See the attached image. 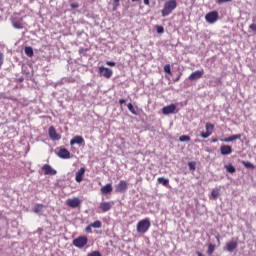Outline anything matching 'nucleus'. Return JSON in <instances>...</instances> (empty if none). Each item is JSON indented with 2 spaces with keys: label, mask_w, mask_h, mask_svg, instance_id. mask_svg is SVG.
Returning a JSON list of instances; mask_svg holds the SVG:
<instances>
[{
  "label": "nucleus",
  "mask_w": 256,
  "mask_h": 256,
  "mask_svg": "<svg viewBox=\"0 0 256 256\" xmlns=\"http://www.w3.org/2000/svg\"><path fill=\"white\" fill-rule=\"evenodd\" d=\"M188 167H189L190 171H195V169L197 167V163L196 162H189Z\"/></svg>",
  "instance_id": "obj_32"
},
{
  "label": "nucleus",
  "mask_w": 256,
  "mask_h": 256,
  "mask_svg": "<svg viewBox=\"0 0 256 256\" xmlns=\"http://www.w3.org/2000/svg\"><path fill=\"white\" fill-rule=\"evenodd\" d=\"M213 129H215V125L209 122L206 123V132H201L200 137H202V139L211 137V135H213Z\"/></svg>",
  "instance_id": "obj_6"
},
{
  "label": "nucleus",
  "mask_w": 256,
  "mask_h": 256,
  "mask_svg": "<svg viewBox=\"0 0 256 256\" xmlns=\"http://www.w3.org/2000/svg\"><path fill=\"white\" fill-rule=\"evenodd\" d=\"M124 103H125V99H120V100H119V104H120V105H123Z\"/></svg>",
  "instance_id": "obj_43"
},
{
  "label": "nucleus",
  "mask_w": 256,
  "mask_h": 256,
  "mask_svg": "<svg viewBox=\"0 0 256 256\" xmlns=\"http://www.w3.org/2000/svg\"><path fill=\"white\" fill-rule=\"evenodd\" d=\"M83 175H85V168L82 167L76 172L75 181L76 183H81L83 181Z\"/></svg>",
  "instance_id": "obj_19"
},
{
  "label": "nucleus",
  "mask_w": 256,
  "mask_h": 256,
  "mask_svg": "<svg viewBox=\"0 0 256 256\" xmlns=\"http://www.w3.org/2000/svg\"><path fill=\"white\" fill-rule=\"evenodd\" d=\"M42 171L44 172V175H57V170L53 169L49 164H45L42 167Z\"/></svg>",
  "instance_id": "obj_12"
},
{
  "label": "nucleus",
  "mask_w": 256,
  "mask_h": 256,
  "mask_svg": "<svg viewBox=\"0 0 256 256\" xmlns=\"http://www.w3.org/2000/svg\"><path fill=\"white\" fill-rule=\"evenodd\" d=\"M203 73H204L203 70H197V71H195V72H192V73L189 75L188 79H189L190 81H197V79H201V77H203Z\"/></svg>",
  "instance_id": "obj_13"
},
{
  "label": "nucleus",
  "mask_w": 256,
  "mask_h": 256,
  "mask_svg": "<svg viewBox=\"0 0 256 256\" xmlns=\"http://www.w3.org/2000/svg\"><path fill=\"white\" fill-rule=\"evenodd\" d=\"M177 9V0H168L164 3V7L161 10L162 17H169L173 11Z\"/></svg>",
  "instance_id": "obj_1"
},
{
  "label": "nucleus",
  "mask_w": 256,
  "mask_h": 256,
  "mask_svg": "<svg viewBox=\"0 0 256 256\" xmlns=\"http://www.w3.org/2000/svg\"><path fill=\"white\" fill-rule=\"evenodd\" d=\"M24 53L25 55H27V57H33V48H31L30 46L26 47L24 49Z\"/></svg>",
  "instance_id": "obj_25"
},
{
  "label": "nucleus",
  "mask_w": 256,
  "mask_h": 256,
  "mask_svg": "<svg viewBox=\"0 0 256 256\" xmlns=\"http://www.w3.org/2000/svg\"><path fill=\"white\" fill-rule=\"evenodd\" d=\"M237 139H241V134H235L232 136H229L228 138L220 139L223 143H231L233 141H237Z\"/></svg>",
  "instance_id": "obj_20"
},
{
  "label": "nucleus",
  "mask_w": 256,
  "mask_h": 256,
  "mask_svg": "<svg viewBox=\"0 0 256 256\" xmlns=\"http://www.w3.org/2000/svg\"><path fill=\"white\" fill-rule=\"evenodd\" d=\"M151 228V221L149 218L142 219L137 223L136 231L137 233H147Z\"/></svg>",
  "instance_id": "obj_2"
},
{
  "label": "nucleus",
  "mask_w": 256,
  "mask_h": 256,
  "mask_svg": "<svg viewBox=\"0 0 256 256\" xmlns=\"http://www.w3.org/2000/svg\"><path fill=\"white\" fill-rule=\"evenodd\" d=\"M179 141H181V143H184L185 141H191V137L187 135H182L179 137Z\"/></svg>",
  "instance_id": "obj_29"
},
{
  "label": "nucleus",
  "mask_w": 256,
  "mask_h": 256,
  "mask_svg": "<svg viewBox=\"0 0 256 256\" xmlns=\"http://www.w3.org/2000/svg\"><path fill=\"white\" fill-rule=\"evenodd\" d=\"M85 231H86V233H93V228H92L91 224L88 225V226L85 228Z\"/></svg>",
  "instance_id": "obj_37"
},
{
  "label": "nucleus",
  "mask_w": 256,
  "mask_h": 256,
  "mask_svg": "<svg viewBox=\"0 0 256 256\" xmlns=\"http://www.w3.org/2000/svg\"><path fill=\"white\" fill-rule=\"evenodd\" d=\"M11 23L14 27V29H23L25 25L23 24V18L22 17H12L11 18Z\"/></svg>",
  "instance_id": "obj_9"
},
{
  "label": "nucleus",
  "mask_w": 256,
  "mask_h": 256,
  "mask_svg": "<svg viewBox=\"0 0 256 256\" xmlns=\"http://www.w3.org/2000/svg\"><path fill=\"white\" fill-rule=\"evenodd\" d=\"M179 79H181V74H179V76L174 80L175 83H177V81H179Z\"/></svg>",
  "instance_id": "obj_45"
},
{
  "label": "nucleus",
  "mask_w": 256,
  "mask_h": 256,
  "mask_svg": "<svg viewBox=\"0 0 256 256\" xmlns=\"http://www.w3.org/2000/svg\"><path fill=\"white\" fill-rule=\"evenodd\" d=\"M93 229H101V221L96 220L90 224Z\"/></svg>",
  "instance_id": "obj_27"
},
{
  "label": "nucleus",
  "mask_w": 256,
  "mask_h": 256,
  "mask_svg": "<svg viewBox=\"0 0 256 256\" xmlns=\"http://www.w3.org/2000/svg\"><path fill=\"white\" fill-rule=\"evenodd\" d=\"M85 143V139L81 136H74L73 139L70 140V145H83Z\"/></svg>",
  "instance_id": "obj_17"
},
{
  "label": "nucleus",
  "mask_w": 256,
  "mask_h": 256,
  "mask_svg": "<svg viewBox=\"0 0 256 256\" xmlns=\"http://www.w3.org/2000/svg\"><path fill=\"white\" fill-rule=\"evenodd\" d=\"M114 3H119V0H114Z\"/></svg>",
  "instance_id": "obj_51"
},
{
  "label": "nucleus",
  "mask_w": 256,
  "mask_h": 256,
  "mask_svg": "<svg viewBox=\"0 0 256 256\" xmlns=\"http://www.w3.org/2000/svg\"><path fill=\"white\" fill-rule=\"evenodd\" d=\"M156 31L157 33H163V31H165V29L163 28V26H156Z\"/></svg>",
  "instance_id": "obj_36"
},
{
  "label": "nucleus",
  "mask_w": 256,
  "mask_h": 256,
  "mask_svg": "<svg viewBox=\"0 0 256 256\" xmlns=\"http://www.w3.org/2000/svg\"><path fill=\"white\" fill-rule=\"evenodd\" d=\"M43 209H45V205H43V204H36L34 206L33 211H34V213H41V211H43Z\"/></svg>",
  "instance_id": "obj_23"
},
{
  "label": "nucleus",
  "mask_w": 256,
  "mask_h": 256,
  "mask_svg": "<svg viewBox=\"0 0 256 256\" xmlns=\"http://www.w3.org/2000/svg\"><path fill=\"white\" fill-rule=\"evenodd\" d=\"M71 9H77V7H79L78 3H72L70 4Z\"/></svg>",
  "instance_id": "obj_41"
},
{
  "label": "nucleus",
  "mask_w": 256,
  "mask_h": 256,
  "mask_svg": "<svg viewBox=\"0 0 256 256\" xmlns=\"http://www.w3.org/2000/svg\"><path fill=\"white\" fill-rule=\"evenodd\" d=\"M212 199H217L219 197V189H213L211 192Z\"/></svg>",
  "instance_id": "obj_30"
},
{
  "label": "nucleus",
  "mask_w": 256,
  "mask_h": 256,
  "mask_svg": "<svg viewBox=\"0 0 256 256\" xmlns=\"http://www.w3.org/2000/svg\"><path fill=\"white\" fill-rule=\"evenodd\" d=\"M198 256H203L201 252H196Z\"/></svg>",
  "instance_id": "obj_47"
},
{
  "label": "nucleus",
  "mask_w": 256,
  "mask_h": 256,
  "mask_svg": "<svg viewBox=\"0 0 256 256\" xmlns=\"http://www.w3.org/2000/svg\"><path fill=\"white\" fill-rule=\"evenodd\" d=\"M111 207H113L112 202H102L100 204V209H101L102 213H107V211H111Z\"/></svg>",
  "instance_id": "obj_16"
},
{
  "label": "nucleus",
  "mask_w": 256,
  "mask_h": 256,
  "mask_svg": "<svg viewBox=\"0 0 256 256\" xmlns=\"http://www.w3.org/2000/svg\"><path fill=\"white\" fill-rule=\"evenodd\" d=\"M249 29H250L251 31H256V23L250 24V25H249Z\"/></svg>",
  "instance_id": "obj_39"
},
{
  "label": "nucleus",
  "mask_w": 256,
  "mask_h": 256,
  "mask_svg": "<svg viewBox=\"0 0 256 256\" xmlns=\"http://www.w3.org/2000/svg\"><path fill=\"white\" fill-rule=\"evenodd\" d=\"M112 191H113V185H111V184H106L105 186H103L100 189L101 195H107V194L111 193Z\"/></svg>",
  "instance_id": "obj_21"
},
{
  "label": "nucleus",
  "mask_w": 256,
  "mask_h": 256,
  "mask_svg": "<svg viewBox=\"0 0 256 256\" xmlns=\"http://www.w3.org/2000/svg\"><path fill=\"white\" fill-rule=\"evenodd\" d=\"M163 115H171L173 113H177V106L175 104H170L168 106H164L162 108Z\"/></svg>",
  "instance_id": "obj_10"
},
{
  "label": "nucleus",
  "mask_w": 256,
  "mask_h": 256,
  "mask_svg": "<svg viewBox=\"0 0 256 256\" xmlns=\"http://www.w3.org/2000/svg\"><path fill=\"white\" fill-rule=\"evenodd\" d=\"M113 11H117V7L116 6L113 7Z\"/></svg>",
  "instance_id": "obj_49"
},
{
  "label": "nucleus",
  "mask_w": 256,
  "mask_h": 256,
  "mask_svg": "<svg viewBox=\"0 0 256 256\" xmlns=\"http://www.w3.org/2000/svg\"><path fill=\"white\" fill-rule=\"evenodd\" d=\"M137 1H139V0H132V3H135V2H137Z\"/></svg>",
  "instance_id": "obj_50"
},
{
  "label": "nucleus",
  "mask_w": 256,
  "mask_h": 256,
  "mask_svg": "<svg viewBox=\"0 0 256 256\" xmlns=\"http://www.w3.org/2000/svg\"><path fill=\"white\" fill-rule=\"evenodd\" d=\"M224 169H226L227 173H235V171H236L233 164H231V163L225 165Z\"/></svg>",
  "instance_id": "obj_24"
},
{
  "label": "nucleus",
  "mask_w": 256,
  "mask_h": 256,
  "mask_svg": "<svg viewBox=\"0 0 256 256\" xmlns=\"http://www.w3.org/2000/svg\"><path fill=\"white\" fill-rule=\"evenodd\" d=\"M88 256H101V252L93 251V252L89 253Z\"/></svg>",
  "instance_id": "obj_35"
},
{
  "label": "nucleus",
  "mask_w": 256,
  "mask_h": 256,
  "mask_svg": "<svg viewBox=\"0 0 256 256\" xmlns=\"http://www.w3.org/2000/svg\"><path fill=\"white\" fill-rule=\"evenodd\" d=\"M220 153L221 155H231L233 153V148L229 145H222L220 147Z\"/></svg>",
  "instance_id": "obj_15"
},
{
  "label": "nucleus",
  "mask_w": 256,
  "mask_h": 256,
  "mask_svg": "<svg viewBox=\"0 0 256 256\" xmlns=\"http://www.w3.org/2000/svg\"><path fill=\"white\" fill-rule=\"evenodd\" d=\"M164 72L168 73V75H171V65H169V64L165 65Z\"/></svg>",
  "instance_id": "obj_33"
},
{
  "label": "nucleus",
  "mask_w": 256,
  "mask_h": 256,
  "mask_svg": "<svg viewBox=\"0 0 256 256\" xmlns=\"http://www.w3.org/2000/svg\"><path fill=\"white\" fill-rule=\"evenodd\" d=\"M217 138H213L212 140H211V143H217Z\"/></svg>",
  "instance_id": "obj_46"
},
{
  "label": "nucleus",
  "mask_w": 256,
  "mask_h": 256,
  "mask_svg": "<svg viewBox=\"0 0 256 256\" xmlns=\"http://www.w3.org/2000/svg\"><path fill=\"white\" fill-rule=\"evenodd\" d=\"M252 21H253V23H255V21H256V17H253V18H252Z\"/></svg>",
  "instance_id": "obj_48"
},
{
  "label": "nucleus",
  "mask_w": 256,
  "mask_h": 256,
  "mask_svg": "<svg viewBox=\"0 0 256 256\" xmlns=\"http://www.w3.org/2000/svg\"><path fill=\"white\" fill-rule=\"evenodd\" d=\"M144 1V5H150V1L149 0H143Z\"/></svg>",
  "instance_id": "obj_44"
},
{
  "label": "nucleus",
  "mask_w": 256,
  "mask_h": 256,
  "mask_svg": "<svg viewBox=\"0 0 256 256\" xmlns=\"http://www.w3.org/2000/svg\"><path fill=\"white\" fill-rule=\"evenodd\" d=\"M48 135L52 141H59L61 140V136L59 133H57V130H55V126H50L48 129Z\"/></svg>",
  "instance_id": "obj_8"
},
{
  "label": "nucleus",
  "mask_w": 256,
  "mask_h": 256,
  "mask_svg": "<svg viewBox=\"0 0 256 256\" xmlns=\"http://www.w3.org/2000/svg\"><path fill=\"white\" fill-rule=\"evenodd\" d=\"M225 249L229 253H233V251H235L237 249V242L236 241H230V242L226 243Z\"/></svg>",
  "instance_id": "obj_18"
},
{
  "label": "nucleus",
  "mask_w": 256,
  "mask_h": 256,
  "mask_svg": "<svg viewBox=\"0 0 256 256\" xmlns=\"http://www.w3.org/2000/svg\"><path fill=\"white\" fill-rule=\"evenodd\" d=\"M215 253V244H208L207 255H213Z\"/></svg>",
  "instance_id": "obj_26"
},
{
  "label": "nucleus",
  "mask_w": 256,
  "mask_h": 256,
  "mask_svg": "<svg viewBox=\"0 0 256 256\" xmlns=\"http://www.w3.org/2000/svg\"><path fill=\"white\" fill-rule=\"evenodd\" d=\"M242 165H244L246 169H255V166L249 161H242Z\"/></svg>",
  "instance_id": "obj_28"
},
{
  "label": "nucleus",
  "mask_w": 256,
  "mask_h": 256,
  "mask_svg": "<svg viewBox=\"0 0 256 256\" xmlns=\"http://www.w3.org/2000/svg\"><path fill=\"white\" fill-rule=\"evenodd\" d=\"M87 243H89L87 236H79L73 240L74 247H77L78 249H83Z\"/></svg>",
  "instance_id": "obj_3"
},
{
  "label": "nucleus",
  "mask_w": 256,
  "mask_h": 256,
  "mask_svg": "<svg viewBox=\"0 0 256 256\" xmlns=\"http://www.w3.org/2000/svg\"><path fill=\"white\" fill-rule=\"evenodd\" d=\"M127 108L133 115H137V112L135 111V107H133V104L129 103L127 105Z\"/></svg>",
  "instance_id": "obj_31"
},
{
  "label": "nucleus",
  "mask_w": 256,
  "mask_h": 256,
  "mask_svg": "<svg viewBox=\"0 0 256 256\" xmlns=\"http://www.w3.org/2000/svg\"><path fill=\"white\" fill-rule=\"evenodd\" d=\"M66 205L71 207V209H77V207H81V199L79 198H70L66 200Z\"/></svg>",
  "instance_id": "obj_7"
},
{
  "label": "nucleus",
  "mask_w": 256,
  "mask_h": 256,
  "mask_svg": "<svg viewBox=\"0 0 256 256\" xmlns=\"http://www.w3.org/2000/svg\"><path fill=\"white\" fill-rule=\"evenodd\" d=\"M232 0H216V3H218V5H221L223 3H229Z\"/></svg>",
  "instance_id": "obj_38"
},
{
  "label": "nucleus",
  "mask_w": 256,
  "mask_h": 256,
  "mask_svg": "<svg viewBox=\"0 0 256 256\" xmlns=\"http://www.w3.org/2000/svg\"><path fill=\"white\" fill-rule=\"evenodd\" d=\"M4 61H5V55L2 52H0V69L1 67H3Z\"/></svg>",
  "instance_id": "obj_34"
},
{
  "label": "nucleus",
  "mask_w": 256,
  "mask_h": 256,
  "mask_svg": "<svg viewBox=\"0 0 256 256\" xmlns=\"http://www.w3.org/2000/svg\"><path fill=\"white\" fill-rule=\"evenodd\" d=\"M216 240L218 241V245H221V236L217 235Z\"/></svg>",
  "instance_id": "obj_42"
},
{
  "label": "nucleus",
  "mask_w": 256,
  "mask_h": 256,
  "mask_svg": "<svg viewBox=\"0 0 256 256\" xmlns=\"http://www.w3.org/2000/svg\"><path fill=\"white\" fill-rule=\"evenodd\" d=\"M57 155L60 157V159H71V152H69V150L66 148L60 149Z\"/></svg>",
  "instance_id": "obj_14"
},
{
  "label": "nucleus",
  "mask_w": 256,
  "mask_h": 256,
  "mask_svg": "<svg viewBox=\"0 0 256 256\" xmlns=\"http://www.w3.org/2000/svg\"><path fill=\"white\" fill-rule=\"evenodd\" d=\"M205 20L207 21V23H216V21L219 20V12L217 11H211V12H208L206 15H205Z\"/></svg>",
  "instance_id": "obj_5"
},
{
  "label": "nucleus",
  "mask_w": 256,
  "mask_h": 256,
  "mask_svg": "<svg viewBox=\"0 0 256 256\" xmlns=\"http://www.w3.org/2000/svg\"><path fill=\"white\" fill-rule=\"evenodd\" d=\"M98 73L100 77H104V79H111L113 77V70L111 68H107L105 66H100L98 68Z\"/></svg>",
  "instance_id": "obj_4"
},
{
  "label": "nucleus",
  "mask_w": 256,
  "mask_h": 256,
  "mask_svg": "<svg viewBox=\"0 0 256 256\" xmlns=\"http://www.w3.org/2000/svg\"><path fill=\"white\" fill-rule=\"evenodd\" d=\"M128 186L127 182L124 180H121L116 186H115V192L116 193H125L127 191Z\"/></svg>",
  "instance_id": "obj_11"
},
{
  "label": "nucleus",
  "mask_w": 256,
  "mask_h": 256,
  "mask_svg": "<svg viewBox=\"0 0 256 256\" xmlns=\"http://www.w3.org/2000/svg\"><path fill=\"white\" fill-rule=\"evenodd\" d=\"M106 65H108V67H115L116 63L112 61H107Z\"/></svg>",
  "instance_id": "obj_40"
},
{
  "label": "nucleus",
  "mask_w": 256,
  "mask_h": 256,
  "mask_svg": "<svg viewBox=\"0 0 256 256\" xmlns=\"http://www.w3.org/2000/svg\"><path fill=\"white\" fill-rule=\"evenodd\" d=\"M157 182L160 184V185H163L164 187H167L169 185V179H166L164 177H159L157 179Z\"/></svg>",
  "instance_id": "obj_22"
}]
</instances>
